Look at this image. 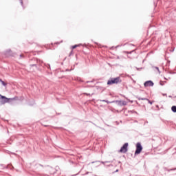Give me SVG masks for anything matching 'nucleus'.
<instances>
[{"instance_id":"obj_31","label":"nucleus","mask_w":176,"mask_h":176,"mask_svg":"<svg viewBox=\"0 0 176 176\" xmlns=\"http://www.w3.org/2000/svg\"><path fill=\"white\" fill-rule=\"evenodd\" d=\"M129 102H131V104H133V100H129Z\"/></svg>"},{"instance_id":"obj_9","label":"nucleus","mask_w":176,"mask_h":176,"mask_svg":"<svg viewBox=\"0 0 176 176\" xmlns=\"http://www.w3.org/2000/svg\"><path fill=\"white\" fill-rule=\"evenodd\" d=\"M100 101H102V102H107V104H113V102H116V101L113 100V101H109V100H100Z\"/></svg>"},{"instance_id":"obj_20","label":"nucleus","mask_w":176,"mask_h":176,"mask_svg":"<svg viewBox=\"0 0 176 176\" xmlns=\"http://www.w3.org/2000/svg\"><path fill=\"white\" fill-rule=\"evenodd\" d=\"M94 82V80H92L91 81H86V83H93Z\"/></svg>"},{"instance_id":"obj_44","label":"nucleus","mask_w":176,"mask_h":176,"mask_svg":"<svg viewBox=\"0 0 176 176\" xmlns=\"http://www.w3.org/2000/svg\"><path fill=\"white\" fill-rule=\"evenodd\" d=\"M109 166H111V167L113 166V165H112V164H111V165H109Z\"/></svg>"},{"instance_id":"obj_17","label":"nucleus","mask_w":176,"mask_h":176,"mask_svg":"<svg viewBox=\"0 0 176 176\" xmlns=\"http://www.w3.org/2000/svg\"><path fill=\"white\" fill-rule=\"evenodd\" d=\"M19 1H20V3H21L22 8H23V9H24V4L23 3V0H19Z\"/></svg>"},{"instance_id":"obj_25","label":"nucleus","mask_w":176,"mask_h":176,"mask_svg":"<svg viewBox=\"0 0 176 176\" xmlns=\"http://www.w3.org/2000/svg\"><path fill=\"white\" fill-rule=\"evenodd\" d=\"M19 57H20V58H21L24 57V55L20 54Z\"/></svg>"},{"instance_id":"obj_1","label":"nucleus","mask_w":176,"mask_h":176,"mask_svg":"<svg viewBox=\"0 0 176 176\" xmlns=\"http://www.w3.org/2000/svg\"><path fill=\"white\" fill-rule=\"evenodd\" d=\"M29 63L30 68H32V67H35L37 71H41V68L38 67V64H41V63H43V61H41L36 58H33L29 60Z\"/></svg>"},{"instance_id":"obj_36","label":"nucleus","mask_w":176,"mask_h":176,"mask_svg":"<svg viewBox=\"0 0 176 176\" xmlns=\"http://www.w3.org/2000/svg\"><path fill=\"white\" fill-rule=\"evenodd\" d=\"M119 46H120V45H117V46L116 47V49H118V47H119Z\"/></svg>"},{"instance_id":"obj_13","label":"nucleus","mask_w":176,"mask_h":176,"mask_svg":"<svg viewBox=\"0 0 176 176\" xmlns=\"http://www.w3.org/2000/svg\"><path fill=\"white\" fill-rule=\"evenodd\" d=\"M0 82H1V85L3 86H7L8 83L5 82V81H3L2 79L0 78Z\"/></svg>"},{"instance_id":"obj_30","label":"nucleus","mask_w":176,"mask_h":176,"mask_svg":"<svg viewBox=\"0 0 176 176\" xmlns=\"http://www.w3.org/2000/svg\"><path fill=\"white\" fill-rule=\"evenodd\" d=\"M72 69H71L69 70V69H66V72L72 71Z\"/></svg>"},{"instance_id":"obj_47","label":"nucleus","mask_w":176,"mask_h":176,"mask_svg":"<svg viewBox=\"0 0 176 176\" xmlns=\"http://www.w3.org/2000/svg\"><path fill=\"white\" fill-rule=\"evenodd\" d=\"M167 123H168L169 122V121H166Z\"/></svg>"},{"instance_id":"obj_39","label":"nucleus","mask_w":176,"mask_h":176,"mask_svg":"<svg viewBox=\"0 0 176 176\" xmlns=\"http://www.w3.org/2000/svg\"><path fill=\"white\" fill-rule=\"evenodd\" d=\"M135 102H136V104H137L138 105H139L138 102L135 101Z\"/></svg>"},{"instance_id":"obj_46","label":"nucleus","mask_w":176,"mask_h":176,"mask_svg":"<svg viewBox=\"0 0 176 176\" xmlns=\"http://www.w3.org/2000/svg\"><path fill=\"white\" fill-rule=\"evenodd\" d=\"M113 47H113H113H111V49H113Z\"/></svg>"},{"instance_id":"obj_4","label":"nucleus","mask_w":176,"mask_h":176,"mask_svg":"<svg viewBox=\"0 0 176 176\" xmlns=\"http://www.w3.org/2000/svg\"><path fill=\"white\" fill-rule=\"evenodd\" d=\"M144 149V147L142 146V144H141V142H138L136 144V149L135 151V156H137V155H140L141 152H142V150Z\"/></svg>"},{"instance_id":"obj_15","label":"nucleus","mask_w":176,"mask_h":176,"mask_svg":"<svg viewBox=\"0 0 176 176\" xmlns=\"http://www.w3.org/2000/svg\"><path fill=\"white\" fill-rule=\"evenodd\" d=\"M144 101H148V104H151L152 105L153 104V102L151 101L149 99L147 98V100H145Z\"/></svg>"},{"instance_id":"obj_32","label":"nucleus","mask_w":176,"mask_h":176,"mask_svg":"<svg viewBox=\"0 0 176 176\" xmlns=\"http://www.w3.org/2000/svg\"><path fill=\"white\" fill-rule=\"evenodd\" d=\"M88 87H94V86L88 85Z\"/></svg>"},{"instance_id":"obj_18","label":"nucleus","mask_w":176,"mask_h":176,"mask_svg":"<svg viewBox=\"0 0 176 176\" xmlns=\"http://www.w3.org/2000/svg\"><path fill=\"white\" fill-rule=\"evenodd\" d=\"M176 168H172V169H167V171L170 172V171H175Z\"/></svg>"},{"instance_id":"obj_41","label":"nucleus","mask_w":176,"mask_h":176,"mask_svg":"<svg viewBox=\"0 0 176 176\" xmlns=\"http://www.w3.org/2000/svg\"><path fill=\"white\" fill-rule=\"evenodd\" d=\"M156 108H159V105H156Z\"/></svg>"},{"instance_id":"obj_28","label":"nucleus","mask_w":176,"mask_h":176,"mask_svg":"<svg viewBox=\"0 0 176 176\" xmlns=\"http://www.w3.org/2000/svg\"><path fill=\"white\" fill-rule=\"evenodd\" d=\"M166 65H170V60H168V61H167Z\"/></svg>"},{"instance_id":"obj_33","label":"nucleus","mask_w":176,"mask_h":176,"mask_svg":"<svg viewBox=\"0 0 176 176\" xmlns=\"http://www.w3.org/2000/svg\"><path fill=\"white\" fill-rule=\"evenodd\" d=\"M78 174H79V173H77V174H76V175H72V176H76V175H78Z\"/></svg>"},{"instance_id":"obj_37","label":"nucleus","mask_w":176,"mask_h":176,"mask_svg":"<svg viewBox=\"0 0 176 176\" xmlns=\"http://www.w3.org/2000/svg\"><path fill=\"white\" fill-rule=\"evenodd\" d=\"M94 163H96V162H91V164H94Z\"/></svg>"},{"instance_id":"obj_48","label":"nucleus","mask_w":176,"mask_h":176,"mask_svg":"<svg viewBox=\"0 0 176 176\" xmlns=\"http://www.w3.org/2000/svg\"><path fill=\"white\" fill-rule=\"evenodd\" d=\"M86 174H89V172H87Z\"/></svg>"},{"instance_id":"obj_45","label":"nucleus","mask_w":176,"mask_h":176,"mask_svg":"<svg viewBox=\"0 0 176 176\" xmlns=\"http://www.w3.org/2000/svg\"><path fill=\"white\" fill-rule=\"evenodd\" d=\"M4 168H8V166L4 167Z\"/></svg>"},{"instance_id":"obj_7","label":"nucleus","mask_w":176,"mask_h":176,"mask_svg":"<svg viewBox=\"0 0 176 176\" xmlns=\"http://www.w3.org/2000/svg\"><path fill=\"white\" fill-rule=\"evenodd\" d=\"M5 56H7V57H9V56H13V53L12 52V50L8 49L4 52Z\"/></svg>"},{"instance_id":"obj_14","label":"nucleus","mask_w":176,"mask_h":176,"mask_svg":"<svg viewBox=\"0 0 176 176\" xmlns=\"http://www.w3.org/2000/svg\"><path fill=\"white\" fill-rule=\"evenodd\" d=\"M100 163H102V164H105V163H113V161H106V162H100Z\"/></svg>"},{"instance_id":"obj_19","label":"nucleus","mask_w":176,"mask_h":176,"mask_svg":"<svg viewBox=\"0 0 176 176\" xmlns=\"http://www.w3.org/2000/svg\"><path fill=\"white\" fill-rule=\"evenodd\" d=\"M153 68H155L156 70L157 71V72H159V74H160V70L159 69L158 67H153Z\"/></svg>"},{"instance_id":"obj_40","label":"nucleus","mask_w":176,"mask_h":176,"mask_svg":"<svg viewBox=\"0 0 176 176\" xmlns=\"http://www.w3.org/2000/svg\"><path fill=\"white\" fill-rule=\"evenodd\" d=\"M78 63H75V65H78Z\"/></svg>"},{"instance_id":"obj_3","label":"nucleus","mask_w":176,"mask_h":176,"mask_svg":"<svg viewBox=\"0 0 176 176\" xmlns=\"http://www.w3.org/2000/svg\"><path fill=\"white\" fill-rule=\"evenodd\" d=\"M14 100V98H7L6 96H3L0 94V107L1 105H3L6 104V102H11Z\"/></svg>"},{"instance_id":"obj_21","label":"nucleus","mask_w":176,"mask_h":176,"mask_svg":"<svg viewBox=\"0 0 176 176\" xmlns=\"http://www.w3.org/2000/svg\"><path fill=\"white\" fill-rule=\"evenodd\" d=\"M160 86H164V83H163V81L160 82Z\"/></svg>"},{"instance_id":"obj_49","label":"nucleus","mask_w":176,"mask_h":176,"mask_svg":"<svg viewBox=\"0 0 176 176\" xmlns=\"http://www.w3.org/2000/svg\"><path fill=\"white\" fill-rule=\"evenodd\" d=\"M170 52H174V50H173L172 51H170Z\"/></svg>"},{"instance_id":"obj_16","label":"nucleus","mask_w":176,"mask_h":176,"mask_svg":"<svg viewBox=\"0 0 176 176\" xmlns=\"http://www.w3.org/2000/svg\"><path fill=\"white\" fill-rule=\"evenodd\" d=\"M45 66L47 68V69H50V64L45 63Z\"/></svg>"},{"instance_id":"obj_11","label":"nucleus","mask_w":176,"mask_h":176,"mask_svg":"<svg viewBox=\"0 0 176 176\" xmlns=\"http://www.w3.org/2000/svg\"><path fill=\"white\" fill-rule=\"evenodd\" d=\"M171 111H172V112H173L174 113H176V106H172V107H171Z\"/></svg>"},{"instance_id":"obj_27","label":"nucleus","mask_w":176,"mask_h":176,"mask_svg":"<svg viewBox=\"0 0 176 176\" xmlns=\"http://www.w3.org/2000/svg\"><path fill=\"white\" fill-rule=\"evenodd\" d=\"M131 112H132L133 113H138L135 111H131Z\"/></svg>"},{"instance_id":"obj_23","label":"nucleus","mask_w":176,"mask_h":176,"mask_svg":"<svg viewBox=\"0 0 176 176\" xmlns=\"http://www.w3.org/2000/svg\"><path fill=\"white\" fill-rule=\"evenodd\" d=\"M62 42H63V41H61L60 43L56 42V43H56V45H60V43H62Z\"/></svg>"},{"instance_id":"obj_29","label":"nucleus","mask_w":176,"mask_h":176,"mask_svg":"<svg viewBox=\"0 0 176 176\" xmlns=\"http://www.w3.org/2000/svg\"><path fill=\"white\" fill-rule=\"evenodd\" d=\"M168 73L173 74H175V72H168Z\"/></svg>"},{"instance_id":"obj_12","label":"nucleus","mask_w":176,"mask_h":176,"mask_svg":"<svg viewBox=\"0 0 176 176\" xmlns=\"http://www.w3.org/2000/svg\"><path fill=\"white\" fill-rule=\"evenodd\" d=\"M82 44H78V45H74L73 46H72V49H76V47H79V46H81Z\"/></svg>"},{"instance_id":"obj_5","label":"nucleus","mask_w":176,"mask_h":176,"mask_svg":"<svg viewBox=\"0 0 176 176\" xmlns=\"http://www.w3.org/2000/svg\"><path fill=\"white\" fill-rule=\"evenodd\" d=\"M128 151H129V144L126 142L122 145V146L120 148L118 152L120 153H126Z\"/></svg>"},{"instance_id":"obj_38","label":"nucleus","mask_w":176,"mask_h":176,"mask_svg":"<svg viewBox=\"0 0 176 176\" xmlns=\"http://www.w3.org/2000/svg\"><path fill=\"white\" fill-rule=\"evenodd\" d=\"M173 98V96H169V98Z\"/></svg>"},{"instance_id":"obj_8","label":"nucleus","mask_w":176,"mask_h":176,"mask_svg":"<svg viewBox=\"0 0 176 176\" xmlns=\"http://www.w3.org/2000/svg\"><path fill=\"white\" fill-rule=\"evenodd\" d=\"M116 102H119L118 105H120V106H122V105H127V102H126V101L116 100Z\"/></svg>"},{"instance_id":"obj_26","label":"nucleus","mask_w":176,"mask_h":176,"mask_svg":"<svg viewBox=\"0 0 176 176\" xmlns=\"http://www.w3.org/2000/svg\"><path fill=\"white\" fill-rule=\"evenodd\" d=\"M162 96L164 97V96H166V97H167V94H162Z\"/></svg>"},{"instance_id":"obj_43","label":"nucleus","mask_w":176,"mask_h":176,"mask_svg":"<svg viewBox=\"0 0 176 176\" xmlns=\"http://www.w3.org/2000/svg\"><path fill=\"white\" fill-rule=\"evenodd\" d=\"M165 80H167V78H164Z\"/></svg>"},{"instance_id":"obj_50","label":"nucleus","mask_w":176,"mask_h":176,"mask_svg":"<svg viewBox=\"0 0 176 176\" xmlns=\"http://www.w3.org/2000/svg\"><path fill=\"white\" fill-rule=\"evenodd\" d=\"M0 166H3V164H0Z\"/></svg>"},{"instance_id":"obj_6","label":"nucleus","mask_w":176,"mask_h":176,"mask_svg":"<svg viewBox=\"0 0 176 176\" xmlns=\"http://www.w3.org/2000/svg\"><path fill=\"white\" fill-rule=\"evenodd\" d=\"M155 85V83H153V81L152 80H147L144 83V87H153V86Z\"/></svg>"},{"instance_id":"obj_35","label":"nucleus","mask_w":176,"mask_h":176,"mask_svg":"<svg viewBox=\"0 0 176 176\" xmlns=\"http://www.w3.org/2000/svg\"><path fill=\"white\" fill-rule=\"evenodd\" d=\"M73 51H71L69 56H71V54H72Z\"/></svg>"},{"instance_id":"obj_24","label":"nucleus","mask_w":176,"mask_h":176,"mask_svg":"<svg viewBox=\"0 0 176 176\" xmlns=\"http://www.w3.org/2000/svg\"><path fill=\"white\" fill-rule=\"evenodd\" d=\"M84 94H85V96H91L90 94H88V93H84Z\"/></svg>"},{"instance_id":"obj_2","label":"nucleus","mask_w":176,"mask_h":176,"mask_svg":"<svg viewBox=\"0 0 176 176\" xmlns=\"http://www.w3.org/2000/svg\"><path fill=\"white\" fill-rule=\"evenodd\" d=\"M118 83H122V79H120V77L119 76L116 78H110V79L107 81L108 86L118 85Z\"/></svg>"},{"instance_id":"obj_22","label":"nucleus","mask_w":176,"mask_h":176,"mask_svg":"<svg viewBox=\"0 0 176 176\" xmlns=\"http://www.w3.org/2000/svg\"><path fill=\"white\" fill-rule=\"evenodd\" d=\"M115 173H119V169H117L116 171L113 172V174H115Z\"/></svg>"},{"instance_id":"obj_10","label":"nucleus","mask_w":176,"mask_h":176,"mask_svg":"<svg viewBox=\"0 0 176 176\" xmlns=\"http://www.w3.org/2000/svg\"><path fill=\"white\" fill-rule=\"evenodd\" d=\"M136 98H138V100H142V101H145V100H148V98H141L140 96H137Z\"/></svg>"},{"instance_id":"obj_34","label":"nucleus","mask_w":176,"mask_h":176,"mask_svg":"<svg viewBox=\"0 0 176 176\" xmlns=\"http://www.w3.org/2000/svg\"><path fill=\"white\" fill-rule=\"evenodd\" d=\"M127 53H128V54H131V53H133V51L131 52H127Z\"/></svg>"},{"instance_id":"obj_42","label":"nucleus","mask_w":176,"mask_h":176,"mask_svg":"<svg viewBox=\"0 0 176 176\" xmlns=\"http://www.w3.org/2000/svg\"><path fill=\"white\" fill-rule=\"evenodd\" d=\"M118 163L120 164V163H122V162L119 161Z\"/></svg>"}]
</instances>
